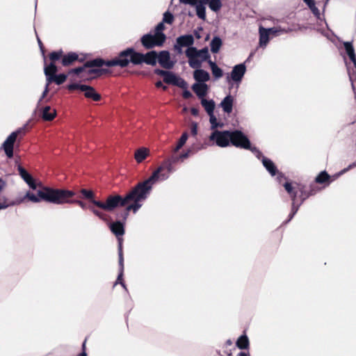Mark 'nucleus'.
<instances>
[{
    "instance_id": "c03bdc74",
    "label": "nucleus",
    "mask_w": 356,
    "mask_h": 356,
    "mask_svg": "<svg viewBox=\"0 0 356 356\" xmlns=\"http://www.w3.org/2000/svg\"><path fill=\"white\" fill-rule=\"evenodd\" d=\"M119 257V265H120V270L123 272L124 270V257L123 252H118Z\"/></svg>"
},
{
    "instance_id": "473e14b6",
    "label": "nucleus",
    "mask_w": 356,
    "mask_h": 356,
    "mask_svg": "<svg viewBox=\"0 0 356 356\" xmlns=\"http://www.w3.org/2000/svg\"><path fill=\"white\" fill-rule=\"evenodd\" d=\"M222 44V40L219 37H214L211 42V51L214 54L218 53Z\"/></svg>"
},
{
    "instance_id": "a18cd8bd",
    "label": "nucleus",
    "mask_w": 356,
    "mask_h": 356,
    "mask_svg": "<svg viewBox=\"0 0 356 356\" xmlns=\"http://www.w3.org/2000/svg\"><path fill=\"white\" fill-rule=\"evenodd\" d=\"M122 276H123V272H122V271H120V273H119V275H118V276L117 280H116V282H115V284H114V285H116L117 284H118V283H119V284H121L124 288H126V286H125V284H124V281H123V279H122Z\"/></svg>"
},
{
    "instance_id": "393cba45",
    "label": "nucleus",
    "mask_w": 356,
    "mask_h": 356,
    "mask_svg": "<svg viewBox=\"0 0 356 356\" xmlns=\"http://www.w3.org/2000/svg\"><path fill=\"white\" fill-rule=\"evenodd\" d=\"M110 229L116 236H122L124 234V227L120 221L111 223Z\"/></svg>"
},
{
    "instance_id": "bf43d9fd",
    "label": "nucleus",
    "mask_w": 356,
    "mask_h": 356,
    "mask_svg": "<svg viewBox=\"0 0 356 356\" xmlns=\"http://www.w3.org/2000/svg\"><path fill=\"white\" fill-rule=\"evenodd\" d=\"M191 113L193 116H197L199 115V108L193 107L191 108Z\"/></svg>"
},
{
    "instance_id": "5701e85b",
    "label": "nucleus",
    "mask_w": 356,
    "mask_h": 356,
    "mask_svg": "<svg viewBox=\"0 0 356 356\" xmlns=\"http://www.w3.org/2000/svg\"><path fill=\"white\" fill-rule=\"evenodd\" d=\"M234 98L232 95L226 96L220 103V106L225 113H231L233 109Z\"/></svg>"
},
{
    "instance_id": "13d9d810",
    "label": "nucleus",
    "mask_w": 356,
    "mask_h": 356,
    "mask_svg": "<svg viewBox=\"0 0 356 356\" xmlns=\"http://www.w3.org/2000/svg\"><path fill=\"white\" fill-rule=\"evenodd\" d=\"M31 188L33 189V190H35L36 188H37V185L35 182V180L33 178H31V180L30 181H29V183H26Z\"/></svg>"
},
{
    "instance_id": "79ce46f5",
    "label": "nucleus",
    "mask_w": 356,
    "mask_h": 356,
    "mask_svg": "<svg viewBox=\"0 0 356 356\" xmlns=\"http://www.w3.org/2000/svg\"><path fill=\"white\" fill-rule=\"evenodd\" d=\"M174 86H178L183 89H186L187 88V83L183 79L177 76L176 83H175Z\"/></svg>"
},
{
    "instance_id": "cd10ccee",
    "label": "nucleus",
    "mask_w": 356,
    "mask_h": 356,
    "mask_svg": "<svg viewBox=\"0 0 356 356\" xmlns=\"http://www.w3.org/2000/svg\"><path fill=\"white\" fill-rule=\"evenodd\" d=\"M271 29H265L264 28H260L259 29V44L261 47L266 46L269 40V32H270Z\"/></svg>"
},
{
    "instance_id": "a878e982",
    "label": "nucleus",
    "mask_w": 356,
    "mask_h": 356,
    "mask_svg": "<svg viewBox=\"0 0 356 356\" xmlns=\"http://www.w3.org/2000/svg\"><path fill=\"white\" fill-rule=\"evenodd\" d=\"M262 163L272 176H275L277 173V168L270 159L263 156Z\"/></svg>"
},
{
    "instance_id": "1a4fd4ad",
    "label": "nucleus",
    "mask_w": 356,
    "mask_h": 356,
    "mask_svg": "<svg viewBox=\"0 0 356 356\" xmlns=\"http://www.w3.org/2000/svg\"><path fill=\"white\" fill-rule=\"evenodd\" d=\"M44 73L46 76V82L47 85H50L53 83L56 85L63 84L67 79V76L65 74H57L58 67L55 63L50 62L49 65H46L44 60Z\"/></svg>"
},
{
    "instance_id": "de8ad7c7",
    "label": "nucleus",
    "mask_w": 356,
    "mask_h": 356,
    "mask_svg": "<svg viewBox=\"0 0 356 356\" xmlns=\"http://www.w3.org/2000/svg\"><path fill=\"white\" fill-rule=\"evenodd\" d=\"M309 8L316 17H318L320 16V10L317 7H316L315 2L313 3L312 6H309Z\"/></svg>"
},
{
    "instance_id": "8fccbe9b",
    "label": "nucleus",
    "mask_w": 356,
    "mask_h": 356,
    "mask_svg": "<svg viewBox=\"0 0 356 356\" xmlns=\"http://www.w3.org/2000/svg\"><path fill=\"white\" fill-rule=\"evenodd\" d=\"M88 340V337H86L82 344V352L80 353L79 356H87L86 353V341Z\"/></svg>"
},
{
    "instance_id": "09e8293b",
    "label": "nucleus",
    "mask_w": 356,
    "mask_h": 356,
    "mask_svg": "<svg viewBox=\"0 0 356 356\" xmlns=\"http://www.w3.org/2000/svg\"><path fill=\"white\" fill-rule=\"evenodd\" d=\"M191 133L193 136H196L197 134V124L196 122H192L191 125Z\"/></svg>"
},
{
    "instance_id": "412c9836",
    "label": "nucleus",
    "mask_w": 356,
    "mask_h": 356,
    "mask_svg": "<svg viewBox=\"0 0 356 356\" xmlns=\"http://www.w3.org/2000/svg\"><path fill=\"white\" fill-rule=\"evenodd\" d=\"M192 90L202 100L207 93L208 86L204 83H196L192 86Z\"/></svg>"
},
{
    "instance_id": "c756f323",
    "label": "nucleus",
    "mask_w": 356,
    "mask_h": 356,
    "mask_svg": "<svg viewBox=\"0 0 356 356\" xmlns=\"http://www.w3.org/2000/svg\"><path fill=\"white\" fill-rule=\"evenodd\" d=\"M188 49H193L196 52H193L198 58H200L202 61H205L210 58L209 50L207 47H204L200 50H197L196 47H189Z\"/></svg>"
},
{
    "instance_id": "a211bd4d",
    "label": "nucleus",
    "mask_w": 356,
    "mask_h": 356,
    "mask_svg": "<svg viewBox=\"0 0 356 356\" xmlns=\"http://www.w3.org/2000/svg\"><path fill=\"white\" fill-rule=\"evenodd\" d=\"M193 52H196L193 49H187L186 56L188 58V63L191 67L197 70L202 66V60L198 59V57Z\"/></svg>"
},
{
    "instance_id": "c85d7f7f",
    "label": "nucleus",
    "mask_w": 356,
    "mask_h": 356,
    "mask_svg": "<svg viewBox=\"0 0 356 356\" xmlns=\"http://www.w3.org/2000/svg\"><path fill=\"white\" fill-rule=\"evenodd\" d=\"M236 346L241 350L249 349L250 341L245 334L241 335L236 342Z\"/></svg>"
},
{
    "instance_id": "3c124183",
    "label": "nucleus",
    "mask_w": 356,
    "mask_h": 356,
    "mask_svg": "<svg viewBox=\"0 0 356 356\" xmlns=\"http://www.w3.org/2000/svg\"><path fill=\"white\" fill-rule=\"evenodd\" d=\"M118 241V252H123L122 250V243L123 238L122 236H116Z\"/></svg>"
},
{
    "instance_id": "0e129e2a",
    "label": "nucleus",
    "mask_w": 356,
    "mask_h": 356,
    "mask_svg": "<svg viewBox=\"0 0 356 356\" xmlns=\"http://www.w3.org/2000/svg\"><path fill=\"white\" fill-rule=\"evenodd\" d=\"M182 147H183V145H181L179 143H177L176 147L173 149V152L175 153L177 152Z\"/></svg>"
},
{
    "instance_id": "e433bc0d",
    "label": "nucleus",
    "mask_w": 356,
    "mask_h": 356,
    "mask_svg": "<svg viewBox=\"0 0 356 356\" xmlns=\"http://www.w3.org/2000/svg\"><path fill=\"white\" fill-rule=\"evenodd\" d=\"M210 9L214 12H218L222 7V2L220 0H209L208 3Z\"/></svg>"
},
{
    "instance_id": "c9c22d12",
    "label": "nucleus",
    "mask_w": 356,
    "mask_h": 356,
    "mask_svg": "<svg viewBox=\"0 0 356 356\" xmlns=\"http://www.w3.org/2000/svg\"><path fill=\"white\" fill-rule=\"evenodd\" d=\"M177 76L172 72L168 71L163 78V81L167 84L175 85L177 81Z\"/></svg>"
},
{
    "instance_id": "680f3d73",
    "label": "nucleus",
    "mask_w": 356,
    "mask_h": 356,
    "mask_svg": "<svg viewBox=\"0 0 356 356\" xmlns=\"http://www.w3.org/2000/svg\"><path fill=\"white\" fill-rule=\"evenodd\" d=\"M180 3H191L194 4L195 3V0H179Z\"/></svg>"
},
{
    "instance_id": "4468645a",
    "label": "nucleus",
    "mask_w": 356,
    "mask_h": 356,
    "mask_svg": "<svg viewBox=\"0 0 356 356\" xmlns=\"http://www.w3.org/2000/svg\"><path fill=\"white\" fill-rule=\"evenodd\" d=\"M232 131H213L209 136V140L215 142L216 145L220 147H225L230 144Z\"/></svg>"
},
{
    "instance_id": "7c9ffc66",
    "label": "nucleus",
    "mask_w": 356,
    "mask_h": 356,
    "mask_svg": "<svg viewBox=\"0 0 356 356\" xmlns=\"http://www.w3.org/2000/svg\"><path fill=\"white\" fill-rule=\"evenodd\" d=\"M207 144L205 145H202L200 147L198 148H195L194 146H192L191 148H189L186 152H183L182 154H181L179 155V158L181 160H184L185 159H187L188 157H189L191 155L195 154V152H197L198 150L200 149H204L207 147Z\"/></svg>"
},
{
    "instance_id": "423d86ee",
    "label": "nucleus",
    "mask_w": 356,
    "mask_h": 356,
    "mask_svg": "<svg viewBox=\"0 0 356 356\" xmlns=\"http://www.w3.org/2000/svg\"><path fill=\"white\" fill-rule=\"evenodd\" d=\"M49 58L51 63L55 64L56 61L60 60L61 64L64 67L70 66L76 61L83 63L85 60L84 57H79V54L76 52L70 51L64 54L62 49L51 52L49 54Z\"/></svg>"
},
{
    "instance_id": "ea45409f",
    "label": "nucleus",
    "mask_w": 356,
    "mask_h": 356,
    "mask_svg": "<svg viewBox=\"0 0 356 356\" xmlns=\"http://www.w3.org/2000/svg\"><path fill=\"white\" fill-rule=\"evenodd\" d=\"M163 22H165V23H167V24H172L174 22V16L172 14H171L169 12H165L164 14H163Z\"/></svg>"
},
{
    "instance_id": "f257e3e1",
    "label": "nucleus",
    "mask_w": 356,
    "mask_h": 356,
    "mask_svg": "<svg viewBox=\"0 0 356 356\" xmlns=\"http://www.w3.org/2000/svg\"><path fill=\"white\" fill-rule=\"evenodd\" d=\"M330 182L331 177L326 171L321 172L315 178L314 181L309 185L297 182H295L293 184L291 182H285L283 186L292 200L291 212L289 214L288 221L293 218L300 206L308 197L316 195L320 191L321 188L316 186V184L328 186Z\"/></svg>"
},
{
    "instance_id": "9b49d317",
    "label": "nucleus",
    "mask_w": 356,
    "mask_h": 356,
    "mask_svg": "<svg viewBox=\"0 0 356 356\" xmlns=\"http://www.w3.org/2000/svg\"><path fill=\"white\" fill-rule=\"evenodd\" d=\"M67 88L70 91L80 90L84 92V96L86 98L91 99L95 102H99L102 99V96L100 95V94L97 93L95 89L90 86L82 85L79 83H71L67 86Z\"/></svg>"
},
{
    "instance_id": "72a5a7b5",
    "label": "nucleus",
    "mask_w": 356,
    "mask_h": 356,
    "mask_svg": "<svg viewBox=\"0 0 356 356\" xmlns=\"http://www.w3.org/2000/svg\"><path fill=\"white\" fill-rule=\"evenodd\" d=\"M209 63L210 65L213 76L216 79L222 77L223 75L222 70L216 64V63L209 60Z\"/></svg>"
},
{
    "instance_id": "f03ea898",
    "label": "nucleus",
    "mask_w": 356,
    "mask_h": 356,
    "mask_svg": "<svg viewBox=\"0 0 356 356\" xmlns=\"http://www.w3.org/2000/svg\"><path fill=\"white\" fill-rule=\"evenodd\" d=\"M74 195L75 193L72 191L41 186L37 191V195L28 191L24 198L35 203L44 201L54 204H76L83 209L88 208L83 201L73 200L72 197Z\"/></svg>"
},
{
    "instance_id": "aec40b11",
    "label": "nucleus",
    "mask_w": 356,
    "mask_h": 356,
    "mask_svg": "<svg viewBox=\"0 0 356 356\" xmlns=\"http://www.w3.org/2000/svg\"><path fill=\"white\" fill-rule=\"evenodd\" d=\"M209 0H195V3H188L192 6H195L196 14L197 17L204 20L206 19V8L204 5L207 4Z\"/></svg>"
},
{
    "instance_id": "b1692460",
    "label": "nucleus",
    "mask_w": 356,
    "mask_h": 356,
    "mask_svg": "<svg viewBox=\"0 0 356 356\" xmlns=\"http://www.w3.org/2000/svg\"><path fill=\"white\" fill-rule=\"evenodd\" d=\"M193 76L195 81L200 83H204L208 81L210 79L209 74L202 69H197L194 71Z\"/></svg>"
},
{
    "instance_id": "dca6fc26",
    "label": "nucleus",
    "mask_w": 356,
    "mask_h": 356,
    "mask_svg": "<svg viewBox=\"0 0 356 356\" xmlns=\"http://www.w3.org/2000/svg\"><path fill=\"white\" fill-rule=\"evenodd\" d=\"M194 43V38L192 35H184L178 37L176 40V44L174 45V49L178 53H181V48L184 47H192Z\"/></svg>"
},
{
    "instance_id": "20e7f679",
    "label": "nucleus",
    "mask_w": 356,
    "mask_h": 356,
    "mask_svg": "<svg viewBox=\"0 0 356 356\" xmlns=\"http://www.w3.org/2000/svg\"><path fill=\"white\" fill-rule=\"evenodd\" d=\"M154 184L148 178L143 181L138 182L124 197L127 203L124 218L128 216L131 211L136 213L141 207L142 202L145 201L150 193Z\"/></svg>"
},
{
    "instance_id": "69168bd1",
    "label": "nucleus",
    "mask_w": 356,
    "mask_h": 356,
    "mask_svg": "<svg viewBox=\"0 0 356 356\" xmlns=\"http://www.w3.org/2000/svg\"><path fill=\"white\" fill-rule=\"evenodd\" d=\"M9 204H6L5 202H1L0 203V210L6 209Z\"/></svg>"
},
{
    "instance_id": "39448f33",
    "label": "nucleus",
    "mask_w": 356,
    "mask_h": 356,
    "mask_svg": "<svg viewBox=\"0 0 356 356\" xmlns=\"http://www.w3.org/2000/svg\"><path fill=\"white\" fill-rule=\"evenodd\" d=\"M230 143L236 147L250 150L256 154L258 158L262 155V153L256 147L251 146L249 138L240 130L232 131Z\"/></svg>"
},
{
    "instance_id": "2f4dec72",
    "label": "nucleus",
    "mask_w": 356,
    "mask_h": 356,
    "mask_svg": "<svg viewBox=\"0 0 356 356\" xmlns=\"http://www.w3.org/2000/svg\"><path fill=\"white\" fill-rule=\"evenodd\" d=\"M201 104L202 106L204 108L208 115L213 113V111L215 108V103L213 100H207L206 99H202L201 100Z\"/></svg>"
},
{
    "instance_id": "f704fd0d",
    "label": "nucleus",
    "mask_w": 356,
    "mask_h": 356,
    "mask_svg": "<svg viewBox=\"0 0 356 356\" xmlns=\"http://www.w3.org/2000/svg\"><path fill=\"white\" fill-rule=\"evenodd\" d=\"M109 72V70L108 69L104 68H93L91 67L87 71V74L88 75H92L95 74V77L100 76L103 74H107Z\"/></svg>"
},
{
    "instance_id": "6ab92c4d",
    "label": "nucleus",
    "mask_w": 356,
    "mask_h": 356,
    "mask_svg": "<svg viewBox=\"0 0 356 356\" xmlns=\"http://www.w3.org/2000/svg\"><path fill=\"white\" fill-rule=\"evenodd\" d=\"M246 72V67L245 64L241 63L235 65L231 72V78L236 82H239L242 80L245 73Z\"/></svg>"
},
{
    "instance_id": "e2e57ef3",
    "label": "nucleus",
    "mask_w": 356,
    "mask_h": 356,
    "mask_svg": "<svg viewBox=\"0 0 356 356\" xmlns=\"http://www.w3.org/2000/svg\"><path fill=\"white\" fill-rule=\"evenodd\" d=\"M182 147H183V145H181L179 143H177L176 147L173 149V152L175 153L177 152Z\"/></svg>"
},
{
    "instance_id": "58836bf2",
    "label": "nucleus",
    "mask_w": 356,
    "mask_h": 356,
    "mask_svg": "<svg viewBox=\"0 0 356 356\" xmlns=\"http://www.w3.org/2000/svg\"><path fill=\"white\" fill-rule=\"evenodd\" d=\"M210 116V123H211V129H216L218 127H222L223 124L218 123L217 122L216 118L213 115V113L209 115Z\"/></svg>"
},
{
    "instance_id": "4c0bfd02",
    "label": "nucleus",
    "mask_w": 356,
    "mask_h": 356,
    "mask_svg": "<svg viewBox=\"0 0 356 356\" xmlns=\"http://www.w3.org/2000/svg\"><path fill=\"white\" fill-rule=\"evenodd\" d=\"M17 169L22 178L26 181V183H29L33 177L21 165H19Z\"/></svg>"
},
{
    "instance_id": "7ed1b4c3",
    "label": "nucleus",
    "mask_w": 356,
    "mask_h": 356,
    "mask_svg": "<svg viewBox=\"0 0 356 356\" xmlns=\"http://www.w3.org/2000/svg\"><path fill=\"white\" fill-rule=\"evenodd\" d=\"M158 53L156 51H149L146 54L136 51L134 48L129 47L121 51L118 56L111 60L109 65L119 66L124 68L130 63L134 65H139L145 63L155 66L157 63Z\"/></svg>"
},
{
    "instance_id": "9d476101",
    "label": "nucleus",
    "mask_w": 356,
    "mask_h": 356,
    "mask_svg": "<svg viewBox=\"0 0 356 356\" xmlns=\"http://www.w3.org/2000/svg\"><path fill=\"white\" fill-rule=\"evenodd\" d=\"M166 40L165 34L147 33L143 35L140 38V42L143 47L146 49H151L155 47H161Z\"/></svg>"
},
{
    "instance_id": "774afa93",
    "label": "nucleus",
    "mask_w": 356,
    "mask_h": 356,
    "mask_svg": "<svg viewBox=\"0 0 356 356\" xmlns=\"http://www.w3.org/2000/svg\"><path fill=\"white\" fill-rule=\"evenodd\" d=\"M237 356H250L249 353L245 352H240Z\"/></svg>"
},
{
    "instance_id": "a19ab883",
    "label": "nucleus",
    "mask_w": 356,
    "mask_h": 356,
    "mask_svg": "<svg viewBox=\"0 0 356 356\" xmlns=\"http://www.w3.org/2000/svg\"><path fill=\"white\" fill-rule=\"evenodd\" d=\"M344 48L346 49V51L348 56V57L355 53V50L353 48V46L351 42H345L343 43Z\"/></svg>"
},
{
    "instance_id": "6e6d98bb",
    "label": "nucleus",
    "mask_w": 356,
    "mask_h": 356,
    "mask_svg": "<svg viewBox=\"0 0 356 356\" xmlns=\"http://www.w3.org/2000/svg\"><path fill=\"white\" fill-rule=\"evenodd\" d=\"M38 45L40 47V51H42V54H43V56H44V53H45L44 46L39 38H38Z\"/></svg>"
},
{
    "instance_id": "338daca9",
    "label": "nucleus",
    "mask_w": 356,
    "mask_h": 356,
    "mask_svg": "<svg viewBox=\"0 0 356 356\" xmlns=\"http://www.w3.org/2000/svg\"><path fill=\"white\" fill-rule=\"evenodd\" d=\"M349 58L350 60L352 61V62H354L356 60V55H355V53L353 54L352 55H350L349 56Z\"/></svg>"
},
{
    "instance_id": "4be33fe9",
    "label": "nucleus",
    "mask_w": 356,
    "mask_h": 356,
    "mask_svg": "<svg viewBox=\"0 0 356 356\" xmlns=\"http://www.w3.org/2000/svg\"><path fill=\"white\" fill-rule=\"evenodd\" d=\"M56 116V111L50 106H46L42 111V118L44 121H51Z\"/></svg>"
},
{
    "instance_id": "49530a36",
    "label": "nucleus",
    "mask_w": 356,
    "mask_h": 356,
    "mask_svg": "<svg viewBox=\"0 0 356 356\" xmlns=\"http://www.w3.org/2000/svg\"><path fill=\"white\" fill-rule=\"evenodd\" d=\"M188 134L187 132H184L181 135V136L180 137V138L179 139V141L178 143L181 145H184L187 139H188Z\"/></svg>"
},
{
    "instance_id": "603ef678",
    "label": "nucleus",
    "mask_w": 356,
    "mask_h": 356,
    "mask_svg": "<svg viewBox=\"0 0 356 356\" xmlns=\"http://www.w3.org/2000/svg\"><path fill=\"white\" fill-rule=\"evenodd\" d=\"M182 97L184 99H188L192 97V93L189 90H185L182 93Z\"/></svg>"
},
{
    "instance_id": "ddd939ff",
    "label": "nucleus",
    "mask_w": 356,
    "mask_h": 356,
    "mask_svg": "<svg viewBox=\"0 0 356 356\" xmlns=\"http://www.w3.org/2000/svg\"><path fill=\"white\" fill-rule=\"evenodd\" d=\"M80 193L83 195V197H84L86 200H88L90 202V204L88 205V209L99 219L104 221H106L108 217V215L96 209L97 207L93 205V201L95 200V193L92 191L87 190L85 188H82L80 191Z\"/></svg>"
},
{
    "instance_id": "0eeeda50",
    "label": "nucleus",
    "mask_w": 356,
    "mask_h": 356,
    "mask_svg": "<svg viewBox=\"0 0 356 356\" xmlns=\"http://www.w3.org/2000/svg\"><path fill=\"white\" fill-rule=\"evenodd\" d=\"M93 205L105 211L111 212L118 207H125L127 203L124 197L120 195H110L105 202L94 200Z\"/></svg>"
},
{
    "instance_id": "f8f14e48",
    "label": "nucleus",
    "mask_w": 356,
    "mask_h": 356,
    "mask_svg": "<svg viewBox=\"0 0 356 356\" xmlns=\"http://www.w3.org/2000/svg\"><path fill=\"white\" fill-rule=\"evenodd\" d=\"M111 62V60H105L102 58H96L93 60H88L84 63L83 66L75 67L71 69L68 74H79L83 72L86 68H91V67H101L103 65H106L107 67H114V65H109L108 63Z\"/></svg>"
},
{
    "instance_id": "5fc2aeb1",
    "label": "nucleus",
    "mask_w": 356,
    "mask_h": 356,
    "mask_svg": "<svg viewBox=\"0 0 356 356\" xmlns=\"http://www.w3.org/2000/svg\"><path fill=\"white\" fill-rule=\"evenodd\" d=\"M180 159L179 156H172L168 160L170 161V163L172 165L173 163H177Z\"/></svg>"
},
{
    "instance_id": "bb28decb",
    "label": "nucleus",
    "mask_w": 356,
    "mask_h": 356,
    "mask_svg": "<svg viewBox=\"0 0 356 356\" xmlns=\"http://www.w3.org/2000/svg\"><path fill=\"white\" fill-rule=\"evenodd\" d=\"M149 155V149L145 147L138 149L134 154V158L137 163H142Z\"/></svg>"
},
{
    "instance_id": "37998d69",
    "label": "nucleus",
    "mask_w": 356,
    "mask_h": 356,
    "mask_svg": "<svg viewBox=\"0 0 356 356\" xmlns=\"http://www.w3.org/2000/svg\"><path fill=\"white\" fill-rule=\"evenodd\" d=\"M165 29V26H164V24L163 22H160L155 27V32H154V34L156 35H159V34H164L163 33V31Z\"/></svg>"
},
{
    "instance_id": "864d4df0",
    "label": "nucleus",
    "mask_w": 356,
    "mask_h": 356,
    "mask_svg": "<svg viewBox=\"0 0 356 356\" xmlns=\"http://www.w3.org/2000/svg\"><path fill=\"white\" fill-rule=\"evenodd\" d=\"M167 72L168 71H166V70H160V69H156L154 70V73L156 74L163 76V77L165 76Z\"/></svg>"
},
{
    "instance_id": "f3484780",
    "label": "nucleus",
    "mask_w": 356,
    "mask_h": 356,
    "mask_svg": "<svg viewBox=\"0 0 356 356\" xmlns=\"http://www.w3.org/2000/svg\"><path fill=\"white\" fill-rule=\"evenodd\" d=\"M157 61L162 67L167 70L172 69L175 65V63L170 60L169 51L165 50L161 51L158 54Z\"/></svg>"
},
{
    "instance_id": "2eb2a0df",
    "label": "nucleus",
    "mask_w": 356,
    "mask_h": 356,
    "mask_svg": "<svg viewBox=\"0 0 356 356\" xmlns=\"http://www.w3.org/2000/svg\"><path fill=\"white\" fill-rule=\"evenodd\" d=\"M173 171V168L170 163V161L168 159L163 161L161 165L152 174L149 179L155 184L161 176L163 179L168 177V175Z\"/></svg>"
},
{
    "instance_id": "052dcab7",
    "label": "nucleus",
    "mask_w": 356,
    "mask_h": 356,
    "mask_svg": "<svg viewBox=\"0 0 356 356\" xmlns=\"http://www.w3.org/2000/svg\"><path fill=\"white\" fill-rule=\"evenodd\" d=\"M155 86L156 88H162L163 90H166L168 88L167 86H164L161 81H157Z\"/></svg>"
},
{
    "instance_id": "4d7b16f0",
    "label": "nucleus",
    "mask_w": 356,
    "mask_h": 356,
    "mask_svg": "<svg viewBox=\"0 0 356 356\" xmlns=\"http://www.w3.org/2000/svg\"><path fill=\"white\" fill-rule=\"evenodd\" d=\"M49 85H47V83L46 82L45 88L42 92V97H41L40 101H41L43 98H44L46 97V95H47V93L49 92Z\"/></svg>"
},
{
    "instance_id": "6e6552de",
    "label": "nucleus",
    "mask_w": 356,
    "mask_h": 356,
    "mask_svg": "<svg viewBox=\"0 0 356 356\" xmlns=\"http://www.w3.org/2000/svg\"><path fill=\"white\" fill-rule=\"evenodd\" d=\"M24 135V129L19 128L17 130L12 132L3 142L1 147L5 152V154L8 158L11 159L13 157L15 144V143H17L18 146Z\"/></svg>"
}]
</instances>
